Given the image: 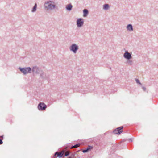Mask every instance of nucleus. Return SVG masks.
Returning a JSON list of instances; mask_svg holds the SVG:
<instances>
[{"label": "nucleus", "mask_w": 158, "mask_h": 158, "mask_svg": "<svg viewBox=\"0 0 158 158\" xmlns=\"http://www.w3.org/2000/svg\"><path fill=\"white\" fill-rule=\"evenodd\" d=\"M53 2L51 1L45 2L44 5L45 9L48 10L54 9L56 7V5L52 3Z\"/></svg>", "instance_id": "nucleus-2"}, {"label": "nucleus", "mask_w": 158, "mask_h": 158, "mask_svg": "<svg viewBox=\"0 0 158 158\" xmlns=\"http://www.w3.org/2000/svg\"><path fill=\"white\" fill-rule=\"evenodd\" d=\"M135 81H136L137 83L141 85H142V84L140 82V81L138 79L135 78Z\"/></svg>", "instance_id": "nucleus-19"}, {"label": "nucleus", "mask_w": 158, "mask_h": 158, "mask_svg": "<svg viewBox=\"0 0 158 158\" xmlns=\"http://www.w3.org/2000/svg\"><path fill=\"white\" fill-rule=\"evenodd\" d=\"M57 156L59 158H61V157H63V153L62 152H60V153H58V154H57Z\"/></svg>", "instance_id": "nucleus-15"}, {"label": "nucleus", "mask_w": 158, "mask_h": 158, "mask_svg": "<svg viewBox=\"0 0 158 158\" xmlns=\"http://www.w3.org/2000/svg\"><path fill=\"white\" fill-rule=\"evenodd\" d=\"M40 76L41 78L44 80H47L49 77L48 75H47L45 73L42 71L40 73Z\"/></svg>", "instance_id": "nucleus-8"}, {"label": "nucleus", "mask_w": 158, "mask_h": 158, "mask_svg": "<svg viewBox=\"0 0 158 158\" xmlns=\"http://www.w3.org/2000/svg\"><path fill=\"white\" fill-rule=\"evenodd\" d=\"M75 155L73 154L72 153L71 155L68 157V158H74Z\"/></svg>", "instance_id": "nucleus-20"}, {"label": "nucleus", "mask_w": 158, "mask_h": 158, "mask_svg": "<svg viewBox=\"0 0 158 158\" xmlns=\"http://www.w3.org/2000/svg\"><path fill=\"white\" fill-rule=\"evenodd\" d=\"M83 16L84 17H86L89 13V11L87 9H84L83 10Z\"/></svg>", "instance_id": "nucleus-12"}, {"label": "nucleus", "mask_w": 158, "mask_h": 158, "mask_svg": "<svg viewBox=\"0 0 158 158\" xmlns=\"http://www.w3.org/2000/svg\"><path fill=\"white\" fill-rule=\"evenodd\" d=\"M57 154H58V152H56L55 153H54V154L53 156V157H52V158H56V155H57Z\"/></svg>", "instance_id": "nucleus-21"}, {"label": "nucleus", "mask_w": 158, "mask_h": 158, "mask_svg": "<svg viewBox=\"0 0 158 158\" xmlns=\"http://www.w3.org/2000/svg\"><path fill=\"white\" fill-rule=\"evenodd\" d=\"M129 141L130 142H132V139L130 138L129 139Z\"/></svg>", "instance_id": "nucleus-24"}, {"label": "nucleus", "mask_w": 158, "mask_h": 158, "mask_svg": "<svg viewBox=\"0 0 158 158\" xmlns=\"http://www.w3.org/2000/svg\"><path fill=\"white\" fill-rule=\"evenodd\" d=\"M47 108V105L44 102H40L38 106V109L40 111L45 110Z\"/></svg>", "instance_id": "nucleus-5"}, {"label": "nucleus", "mask_w": 158, "mask_h": 158, "mask_svg": "<svg viewBox=\"0 0 158 158\" xmlns=\"http://www.w3.org/2000/svg\"><path fill=\"white\" fill-rule=\"evenodd\" d=\"M127 30L128 31H133V29L132 25L131 24H128L127 26Z\"/></svg>", "instance_id": "nucleus-11"}, {"label": "nucleus", "mask_w": 158, "mask_h": 158, "mask_svg": "<svg viewBox=\"0 0 158 158\" xmlns=\"http://www.w3.org/2000/svg\"><path fill=\"white\" fill-rule=\"evenodd\" d=\"M109 8V6L108 4H105L103 5V9L104 10H107Z\"/></svg>", "instance_id": "nucleus-14"}, {"label": "nucleus", "mask_w": 158, "mask_h": 158, "mask_svg": "<svg viewBox=\"0 0 158 158\" xmlns=\"http://www.w3.org/2000/svg\"><path fill=\"white\" fill-rule=\"evenodd\" d=\"M142 88L144 91H146V88L144 86H142Z\"/></svg>", "instance_id": "nucleus-23"}, {"label": "nucleus", "mask_w": 158, "mask_h": 158, "mask_svg": "<svg viewBox=\"0 0 158 158\" xmlns=\"http://www.w3.org/2000/svg\"><path fill=\"white\" fill-rule=\"evenodd\" d=\"M19 69L24 75L27 73H31V71L33 72H35L37 73H38L39 69L36 66L33 67L32 69L30 67H27L26 68L19 67Z\"/></svg>", "instance_id": "nucleus-1"}, {"label": "nucleus", "mask_w": 158, "mask_h": 158, "mask_svg": "<svg viewBox=\"0 0 158 158\" xmlns=\"http://www.w3.org/2000/svg\"><path fill=\"white\" fill-rule=\"evenodd\" d=\"M93 147L90 145H89L88 146L87 148L85 149H83L82 152L84 153L88 152L90 151L91 150L93 149Z\"/></svg>", "instance_id": "nucleus-9"}, {"label": "nucleus", "mask_w": 158, "mask_h": 158, "mask_svg": "<svg viewBox=\"0 0 158 158\" xmlns=\"http://www.w3.org/2000/svg\"><path fill=\"white\" fill-rule=\"evenodd\" d=\"M123 57L127 60H129L132 58V56L131 53L127 50L123 54Z\"/></svg>", "instance_id": "nucleus-7"}, {"label": "nucleus", "mask_w": 158, "mask_h": 158, "mask_svg": "<svg viewBox=\"0 0 158 158\" xmlns=\"http://www.w3.org/2000/svg\"><path fill=\"white\" fill-rule=\"evenodd\" d=\"M73 6L71 4H68L66 6V9L68 11H71L72 9Z\"/></svg>", "instance_id": "nucleus-10"}, {"label": "nucleus", "mask_w": 158, "mask_h": 158, "mask_svg": "<svg viewBox=\"0 0 158 158\" xmlns=\"http://www.w3.org/2000/svg\"><path fill=\"white\" fill-rule=\"evenodd\" d=\"M70 50L73 52L74 53H77V51L79 49V47L77 45L75 44H72L69 48Z\"/></svg>", "instance_id": "nucleus-3"}, {"label": "nucleus", "mask_w": 158, "mask_h": 158, "mask_svg": "<svg viewBox=\"0 0 158 158\" xmlns=\"http://www.w3.org/2000/svg\"><path fill=\"white\" fill-rule=\"evenodd\" d=\"M123 126L117 127L113 130V133L114 134L119 135L123 132Z\"/></svg>", "instance_id": "nucleus-4"}, {"label": "nucleus", "mask_w": 158, "mask_h": 158, "mask_svg": "<svg viewBox=\"0 0 158 158\" xmlns=\"http://www.w3.org/2000/svg\"><path fill=\"white\" fill-rule=\"evenodd\" d=\"M3 135L0 136V145L2 144L3 143L2 140L4 139Z\"/></svg>", "instance_id": "nucleus-17"}, {"label": "nucleus", "mask_w": 158, "mask_h": 158, "mask_svg": "<svg viewBox=\"0 0 158 158\" xmlns=\"http://www.w3.org/2000/svg\"><path fill=\"white\" fill-rule=\"evenodd\" d=\"M80 143L76 144L72 146H71V148H77L80 146Z\"/></svg>", "instance_id": "nucleus-16"}, {"label": "nucleus", "mask_w": 158, "mask_h": 158, "mask_svg": "<svg viewBox=\"0 0 158 158\" xmlns=\"http://www.w3.org/2000/svg\"><path fill=\"white\" fill-rule=\"evenodd\" d=\"M37 7V4L36 3H35L34 6L33 7L31 10V12H34L36 11V9Z\"/></svg>", "instance_id": "nucleus-13"}, {"label": "nucleus", "mask_w": 158, "mask_h": 158, "mask_svg": "<svg viewBox=\"0 0 158 158\" xmlns=\"http://www.w3.org/2000/svg\"><path fill=\"white\" fill-rule=\"evenodd\" d=\"M84 23L83 19L82 18H79L77 21V25L78 27H82Z\"/></svg>", "instance_id": "nucleus-6"}, {"label": "nucleus", "mask_w": 158, "mask_h": 158, "mask_svg": "<svg viewBox=\"0 0 158 158\" xmlns=\"http://www.w3.org/2000/svg\"><path fill=\"white\" fill-rule=\"evenodd\" d=\"M127 63L128 65H131L132 64L133 62L132 60H128L127 61Z\"/></svg>", "instance_id": "nucleus-18"}, {"label": "nucleus", "mask_w": 158, "mask_h": 158, "mask_svg": "<svg viewBox=\"0 0 158 158\" xmlns=\"http://www.w3.org/2000/svg\"><path fill=\"white\" fill-rule=\"evenodd\" d=\"M70 154V153L69 152H67L64 155V156H69Z\"/></svg>", "instance_id": "nucleus-22"}]
</instances>
